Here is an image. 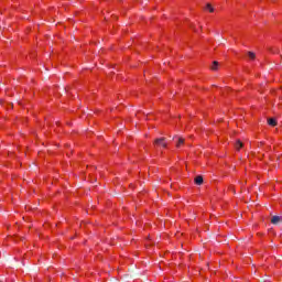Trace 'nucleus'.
Returning <instances> with one entry per match:
<instances>
[{"label": "nucleus", "instance_id": "1", "mask_svg": "<svg viewBox=\"0 0 282 282\" xmlns=\"http://www.w3.org/2000/svg\"><path fill=\"white\" fill-rule=\"evenodd\" d=\"M154 144H155V147H162L163 149H166V147H167L166 138L162 137V138L155 139Z\"/></svg>", "mask_w": 282, "mask_h": 282}, {"label": "nucleus", "instance_id": "2", "mask_svg": "<svg viewBox=\"0 0 282 282\" xmlns=\"http://www.w3.org/2000/svg\"><path fill=\"white\" fill-rule=\"evenodd\" d=\"M173 140H176V149H180L184 142H186V139L184 137L174 135Z\"/></svg>", "mask_w": 282, "mask_h": 282}, {"label": "nucleus", "instance_id": "3", "mask_svg": "<svg viewBox=\"0 0 282 282\" xmlns=\"http://www.w3.org/2000/svg\"><path fill=\"white\" fill-rule=\"evenodd\" d=\"M282 221V217L281 216H273L271 218V224H273L274 226H278V224H281Z\"/></svg>", "mask_w": 282, "mask_h": 282}, {"label": "nucleus", "instance_id": "4", "mask_svg": "<svg viewBox=\"0 0 282 282\" xmlns=\"http://www.w3.org/2000/svg\"><path fill=\"white\" fill-rule=\"evenodd\" d=\"M194 182L197 186H202L204 184V177L202 175H198L194 178Z\"/></svg>", "mask_w": 282, "mask_h": 282}, {"label": "nucleus", "instance_id": "5", "mask_svg": "<svg viewBox=\"0 0 282 282\" xmlns=\"http://www.w3.org/2000/svg\"><path fill=\"white\" fill-rule=\"evenodd\" d=\"M247 56L250 61H254L257 58V54H254L252 51H248Z\"/></svg>", "mask_w": 282, "mask_h": 282}, {"label": "nucleus", "instance_id": "6", "mask_svg": "<svg viewBox=\"0 0 282 282\" xmlns=\"http://www.w3.org/2000/svg\"><path fill=\"white\" fill-rule=\"evenodd\" d=\"M235 147L237 151H239L240 149H243V142H241V140H237Z\"/></svg>", "mask_w": 282, "mask_h": 282}, {"label": "nucleus", "instance_id": "7", "mask_svg": "<svg viewBox=\"0 0 282 282\" xmlns=\"http://www.w3.org/2000/svg\"><path fill=\"white\" fill-rule=\"evenodd\" d=\"M268 124H269L270 127H276V119H274V118H269V119H268Z\"/></svg>", "mask_w": 282, "mask_h": 282}, {"label": "nucleus", "instance_id": "8", "mask_svg": "<svg viewBox=\"0 0 282 282\" xmlns=\"http://www.w3.org/2000/svg\"><path fill=\"white\" fill-rule=\"evenodd\" d=\"M217 67H219V62H217V61L213 62L212 70L217 72Z\"/></svg>", "mask_w": 282, "mask_h": 282}, {"label": "nucleus", "instance_id": "9", "mask_svg": "<svg viewBox=\"0 0 282 282\" xmlns=\"http://www.w3.org/2000/svg\"><path fill=\"white\" fill-rule=\"evenodd\" d=\"M205 10H208L209 12H215V8H213L210 3L206 4Z\"/></svg>", "mask_w": 282, "mask_h": 282}, {"label": "nucleus", "instance_id": "10", "mask_svg": "<svg viewBox=\"0 0 282 282\" xmlns=\"http://www.w3.org/2000/svg\"><path fill=\"white\" fill-rule=\"evenodd\" d=\"M270 52H272L273 54H279V50L274 51V50L270 48Z\"/></svg>", "mask_w": 282, "mask_h": 282}]
</instances>
